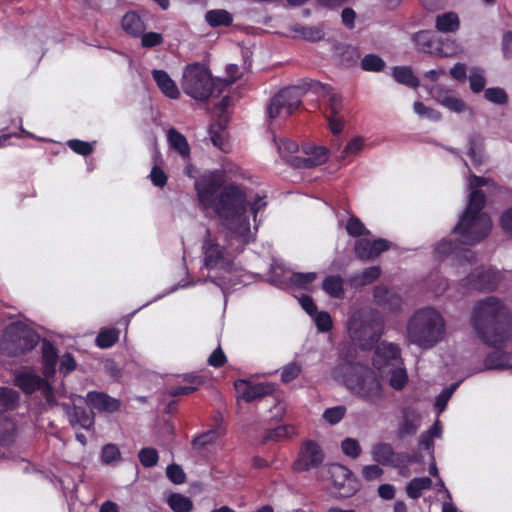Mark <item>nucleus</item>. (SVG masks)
<instances>
[{
    "mask_svg": "<svg viewBox=\"0 0 512 512\" xmlns=\"http://www.w3.org/2000/svg\"><path fill=\"white\" fill-rule=\"evenodd\" d=\"M223 184L221 176L198 179L194 187L199 206L203 210H213L221 225L247 244L250 242V220L246 192L237 184Z\"/></svg>",
    "mask_w": 512,
    "mask_h": 512,
    "instance_id": "1",
    "label": "nucleus"
},
{
    "mask_svg": "<svg viewBox=\"0 0 512 512\" xmlns=\"http://www.w3.org/2000/svg\"><path fill=\"white\" fill-rule=\"evenodd\" d=\"M470 322L481 341L496 349L486 356L485 368L512 369L510 354L499 351L512 338V314L506 305L495 296L479 300L473 307Z\"/></svg>",
    "mask_w": 512,
    "mask_h": 512,
    "instance_id": "2",
    "label": "nucleus"
},
{
    "mask_svg": "<svg viewBox=\"0 0 512 512\" xmlns=\"http://www.w3.org/2000/svg\"><path fill=\"white\" fill-rule=\"evenodd\" d=\"M181 88L189 97L205 102L210 97H219L225 89V83L214 78L206 64L193 62L184 68Z\"/></svg>",
    "mask_w": 512,
    "mask_h": 512,
    "instance_id": "3",
    "label": "nucleus"
},
{
    "mask_svg": "<svg viewBox=\"0 0 512 512\" xmlns=\"http://www.w3.org/2000/svg\"><path fill=\"white\" fill-rule=\"evenodd\" d=\"M444 319L433 308L416 311L407 325V334L411 343L428 349L438 343L444 334Z\"/></svg>",
    "mask_w": 512,
    "mask_h": 512,
    "instance_id": "4",
    "label": "nucleus"
},
{
    "mask_svg": "<svg viewBox=\"0 0 512 512\" xmlns=\"http://www.w3.org/2000/svg\"><path fill=\"white\" fill-rule=\"evenodd\" d=\"M344 372L343 382L354 394L369 404H376L383 397V390L377 375L370 369L341 365L335 369Z\"/></svg>",
    "mask_w": 512,
    "mask_h": 512,
    "instance_id": "5",
    "label": "nucleus"
},
{
    "mask_svg": "<svg viewBox=\"0 0 512 512\" xmlns=\"http://www.w3.org/2000/svg\"><path fill=\"white\" fill-rule=\"evenodd\" d=\"M322 83L313 79H305L300 84L281 89L273 96L268 107V115L275 119L282 113L292 115L302 104V98L312 90L325 91Z\"/></svg>",
    "mask_w": 512,
    "mask_h": 512,
    "instance_id": "6",
    "label": "nucleus"
},
{
    "mask_svg": "<svg viewBox=\"0 0 512 512\" xmlns=\"http://www.w3.org/2000/svg\"><path fill=\"white\" fill-rule=\"evenodd\" d=\"M347 328L353 342L363 350H370L381 339L384 322L378 315L366 317L361 313H354L348 321Z\"/></svg>",
    "mask_w": 512,
    "mask_h": 512,
    "instance_id": "7",
    "label": "nucleus"
},
{
    "mask_svg": "<svg viewBox=\"0 0 512 512\" xmlns=\"http://www.w3.org/2000/svg\"><path fill=\"white\" fill-rule=\"evenodd\" d=\"M491 228L492 220L488 214L463 212L452 233L458 235L460 244L471 246L483 241Z\"/></svg>",
    "mask_w": 512,
    "mask_h": 512,
    "instance_id": "8",
    "label": "nucleus"
},
{
    "mask_svg": "<svg viewBox=\"0 0 512 512\" xmlns=\"http://www.w3.org/2000/svg\"><path fill=\"white\" fill-rule=\"evenodd\" d=\"M202 250L205 268L209 270L227 269L231 265V259L226 247L220 245L217 239L212 237L209 229H206Z\"/></svg>",
    "mask_w": 512,
    "mask_h": 512,
    "instance_id": "9",
    "label": "nucleus"
},
{
    "mask_svg": "<svg viewBox=\"0 0 512 512\" xmlns=\"http://www.w3.org/2000/svg\"><path fill=\"white\" fill-rule=\"evenodd\" d=\"M325 459V453L321 446L314 440H305L302 442L297 458L292 465L295 472H307L318 468Z\"/></svg>",
    "mask_w": 512,
    "mask_h": 512,
    "instance_id": "10",
    "label": "nucleus"
},
{
    "mask_svg": "<svg viewBox=\"0 0 512 512\" xmlns=\"http://www.w3.org/2000/svg\"><path fill=\"white\" fill-rule=\"evenodd\" d=\"M328 472L331 476L333 487L340 497L348 498L358 491V482L347 467L337 463L331 464Z\"/></svg>",
    "mask_w": 512,
    "mask_h": 512,
    "instance_id": "11",
    "label": "nucleus"
},
{
    "mask_svg": "<svg viewBox=\"0 0 512 512\" xmlns=\"http://www.w3.org/2000/svg\"><path fill=\"white\" fill-rule=\"evenodd\" d=\"M412 41L416 45L417 49L423 53L439 56L448 57L452 54L449 51V42H444L436 35L428 30H421L412 35Z\"/></svg>",
    "mask_w": 512,
    "mask_h": 512,
    "instance_id": "12",
    "label": "nucleus"
},
{
    "mask_svg": "<svg viewBox=\"0 0 512 512\" xmlns=\"http://www.w3.org/2000/svg\"><path fill=\"white\" fill-rule=\"evenodd\" d=\"M305 157L283 156L286 163L295 169H310L324 164L328 160V149L323 146L304 148Z\"/></svg>",
    "mask_w": 512,
    "mask_h": 512,
    "instance_id": "13",
    "label": "nucleus"
},
{
    "mask_svg": "<svg viewBox=\"0 0 512 512\" xmlns=\"http://www.w3.org/2000/svg\"><path fill=\"white\" fill-rule=\"evenodd\" d=\"M499 279L500 276L496 271L487 269L470 273L461 280L460 285L466 289L492 292L497 288Z\"/></svg>",
    "mask_w": 512,
    "mask_h": 512,
    "instance_id": "14",
    "label": "nucleus"
},
{
    "mask_svg": "<svg viewBox=\"0 0 512 512\" xmlns=\"http://www.w3.org/2000/svg\"><path fill=\"white\" fill-rule=\"evenodd\" d=\"M372 364L379 371L402 365L401 349L394 343H381L374 351Z\"/></svg>",
    "mask_w": 512,
    "mask_h": 512,
    "instance_id": "15",
    "label": "nucleus"
},
{
    "mask_svg": "<svg viewBox=\"0 0 512 512\" xmlns=\"http://www.w3.org/2000/svg\"><path fill=\"white\" fill-rule=\"evenodd\" d=\"M390 246L391 243L384 238H377L373 241L361 238L355 242L354 253L356 258L361 261H372L381 253L389 250Z\"/></svg>",
    "mask_w": 512,
    "mask_h": 512,
    "instance_id": "16",
    "label": "nucleus"
},
{
    "mask_svg": "<svg viewBox=\"0 0 512 512\" xmlns=\"http://www.w3.org/2000/svg\"><path fill=\"white\" fill-rule=\"evenodd\" d=\"M234 388L239 396L247 403L260 399L274 392V386L269 383L252 384L245 379H238L234 382Z\"/></svg>",
    "mask_w": 512,
    "mask_h": 512,
    "instance_id": "17",
    "label": "nucleus"
},
{
    "mask_svg": "<svg viewBox=\"0 0 512 512\" xmlns=\"http://www.w3.org/2000/svg\"><path fill=\"white\" fill-rule=\"evenodd\" d=\"M15 385L25 394H32L41 390L44 392L46 399L52 396V386L47 378L32 373H20L15 377Z\"/></svg>",
    "mask_w": 512,
    "mask_h": 512,
    "instance_id": "18",
    "label": "nucleus"
},
{
    "mask_svg": "<svg viewBox=\"0 0 512 512\" xmlns=\"http://www.w3.org/2000/svg\"><path fill=\"white\" fill-rule=\"evenodd\" d=\"M373 299L377 306L390 312H398L402 307V297L384 285H378L373 290Z\"/></svg>",
    "mask_w": 512,
    "mask_h": 512,
    "instance_id": "19",
    "label": "nucleus"
},
{
    "mask_svg": "<svg viewBox=\"0 0 512 512\" xmlns=\"http://www.w3.org/2000/svg\"><path fill=\"white\" fill-rule=\"evenodd\" d=\"M86 400L88 405L98 412L113 413L118 411L121 406L120 400L104 392L90 391L87 393Z\"/></svg>",
    "mask_w": 512,
    "mask_h": 512,
    "instance_id": "20",
    "label": "nucleus"
},
{
    "mask_svg": "<svg viewBox=\"0 0 512 512\" xmlns=\"http://www.w3.org/2000/svg\"><path fill=\"white\" fill-rule=\"evenodd\" d=\"M41 351L42 373L47 379L53 378L56 374V366L59 359L58 350L53 343L44 340Z\"/></svg>",
    "mask_w": 512,
    "mask_h": 512,
    "instance_id": "21",
    "label": "nucleus"
},
{
    "mask_svg": "<svg viewBox=\"0 0 512 512\" xmlns=\"http://www.w3.org/2000/svg\"><path fill=\"white\" fill-rule=\"evenodd\" d=\"M382 269L380 266H371L363 269L359 273H354L347 278V284L358 290L364 286H368L379 279Z\"/></svg>",
    "mask_w": 512,
    "mask_h": 512,
    "instance_id": "22",
    "label": "nucleus"
},
{
    "mask_svg": "<svg viewBox=\"0 0 512 512\" xmlns=\"http://www.w3.org/2000/svg\"><path fill=\"white\" fill-rule=\"evenodd\" d=\"M431 95L438 103L450 111L460 113L465 110L466 105L462 99L454 96L451 91H443L440 86L433 87Z\"/></svg>",
    "mask_w": 512,
    "mask_h": 512,
    "instance_id": "23",
    "label": "nucleus"
},
{
    "mask_svg": "<svg viewBox=\"0 0 512 512\" xmlns=\"http://www.w3.org/2000/svg\"><path fill=\"white\" fill-rule=\"evenodd\" d=\"M153 80L156 82L159 90L170 99H177L180 96L179 89L174 80L164 70L154 69L152 71Z\"/></svg>",
    "mask_w": 512,
    "mask_h": 512,
    "instance_id": "24",
    "label": "nucleus"
},
{
    "mask_svg": "<svg viewBox=\"0 0 512 512\" xmlns=\"http://www.w3.org/2000/svg\"><path fill=\"white\" fill-rule=\"evenodd\" d=\"M419 428V415L414 411H404L403 418L397 429V437L404 439L416 434Z\"/></svg>",
    "mask_w": 512,
    "mask_h": 512,
    "instance_id": "25",
    "label": "nucleus"
},
{
    "mask_svg": "<svg viewBox=\"0 0 512 512\" xmlns=\"http://www.w3.org/2000/svg\"><path fill=\"white\" fill-rule=\"evenodd\" d=\"M344 283L341 275H328L322 281V289L331 298L343 299L345 296Z\"/></svg>",
    "mask_w": 512,
    "mask_h": 512,
    "instance_id": "26",
    "label": "nucleus"
},
{
    "mask_svg": "<svg viewBox=\"0 0 512 512\" xmlns=\"http://www.w3.org/2000/svg\"><path fill=\"white\" fill-rule=\"evenodd\" d=\"M322 86L327 89H325V91L312 90V93L316 94L318 97L327 99V109L330 111V114L337 115L342 108L341 96L333 92V88L330 85L322 83Z\"/></svg>",
    "mask_w": 512,
    "mask_h": 512,
    "instance_id": "27",
    "label": "nucleus"
},
{
    "mask_svg": "<svg viewBox=\"0 0 512 512\" xmlns=\"http://www.w3.org/2000/svg\"><path fill=\"white\" fill-rule=\"evenodd\" d=\"M225 428L221 425H218L215 428L207 430L198 436H196L192 441V446L194 449H203L206 446L215 443L221 436L225 434Z\"/></svg>",
    "mask_w": 512,
    "mask_h": 512,
    "instance_id": "28",
    "label": "nucleus"
},
{
    "mask_svg": "<svg viewBox=\"0 0 512 512\" xmlns=\"http://www.w3.org/2000/svg\"><path fill=\"white\" fill-rule=\"evenodd\" d=\"M70 422L72 426L79 425L89 430L94 426V413L86 408L75 406L70 415Z\"/></svg>",
    "mask_w": 512,
    "mask_h": 512,
    "instance_id": "29",
    "label": "nucleus"
},
{
    "mask_svg": "<svg viewBox=\"0 0 512 512\" xmlns=\"http://www.w3.org/2000/svg\"><path fill=\"white\" fill-rule=\"evenodd\" d=\"M296 435V429L293 425L286 424L278 427L266 430L263 436V442L268 443L270 441L280 442L285 439H290Z\"/></svg>",
    "mask_w": 512,
    "mask_h": 512,
    "instance_id": "30",
    "label": "nucleus"
},
{
    "mask_svg": "<svg viewBox=\"0 0 512 512\" xmlns=\"http://www.w3.org/2000/svg\"><path fill=\"white\" fill-rule=\"evenodd\" d=\"M122 27L133 37H139L145 30L144 22L135 12H128L123 16Z\"/></svg>",
    "mask_w": 512,
    "mask_h": 512,
    "instance_id": "31",
    "label": "nucleus"
},
{
    "mask_svg": "<svg viewBox=\"0 0 512 512\" xmlns=\"http://www.w3.org/2000/svg\"><path fill=\"white\" fill-rule=\"evenodd\" d=\"M392 76L398 83L410 88L415 89L420 85L419 79L409 66H395L392 70Z\"/></svg>",
    "mask_w": 512,
    "mask_h": 512,
    "instance_id": "32",
    "label": "nucleus"
},
{
    "mask_svg": "<svg viewBox=\"0 0 512 512\" xmlns=\"http://www.w3.org/2000/svg\"><path fill=\"white\" fill-rule=\"evenodd\" d=\"M167 138L172 149L177 151L183 158L189 157L190 146L183 134L178 132L176 129L171 128L168 130Z\"/></svg>",
    "mask_w": 512,
    "mask_h": 512,
    "instance_id": "33",
    "label": "nucleus"
},
{
    "mask_svg": "<svg viewBox=\"0 0 512 512\" xmlns=\"http://www.w3.org/2000/svg\"><path fill=\"white\" fill-rule=\"evenodd\" d=\"M205 20L213 28L228 27L233 23V16L225 9H213L206 12Z\"/></svg>",
    "mask_w": 512,
    "mask_h": 512,
    "instance_id": "34",
    "label": "nucleus"
},
{
    "mask_svg": "<svg viewBox=\"0 0 512 512\" xmlns=\"http://www.w3.org/2000/svg\"><path fill=\"white\" fill-rule=\"evenodd\" d=\"M435 26L440 32H456L460 27L459 17L454 12H446L436 17Z\"/></svg>",
    "mask_w": 512,
    "mask_h": 512,
    "instance_id": "35",
    "label": "nucleus"
},
{
    "mask_svg": "<svg viewBox=\"0 0 512 512\" xmlns=\"http://www.w3.org/2000/svg\"><path fill=\"white\" fill-rule=\"evenodd\" d=\"M486 205V196L480 189H473L468 197V203L463 212L472 214H487L483 212Z\"/></svg>",
    "mask_w": 512,
    "mask_h": 512,
    "instance_id": "36",
    "label": "nucleus"
},
{
    "mask_svg": "<svg viewBox=\"0 0 512 512\" xmlns=\"http://www.w3.org/2000/svg\"><path fill=\"white\" fill-rule=\"evenodd\" d=\"M432 480L429 477H416L410 480L406 486V493L411 499H418L422 491L430 489Z\"/></svg>",
    "mask_w": 512,
    "mask_h": 512,
    "instance_id": "37",
    "label": "nucleus"
},
{
    "mask_svg": "<svg viewBox=\"0 0 512 512\" xmlns=\"http://www.w3.org/2000/svg\"><path fill=\"white\" fill-rule=\"evenodd\" d=\"M167 504L174 512H190L193 509L192 500L180 493L170 494Z\"/></svg>",
    "mask_w": 512,
    "mask_h": 512,
    "instance_id": "38",
    "label": "nucleus"
},
{
    "mask_svg": "<svg viewBox=\"0 0 512 512\" xmlns=\"http://www.w3.org/2000/svg\"><path fill=\"white\" fill-rule=\"evenodd\" d=\"M119 340V330L116 328H102L97 337L96 345L101 349L112 347Z\"/></svg>",
    "mask_w": 512,
    "mask_h": 512,
    "instance_id": "39",
    "label": "nucleus"
},
{
    "mask_svg": "<svg viewBox=\"0 0 512 512\" xmlns=\"http://www.w3.org/2000/svg\"><path fill=\"white\" fill-rule=\"evenodd\" d=\"M372 454L376 462L387 465L393 460L394 450L388 443H378L373 447Z\"/></svg>",
    "mask_w": 512,
    "mask_h": 512,
    "instance_id": "40",
    "label": "nucleus"
},
{
    "mask_svg": "<svg viewBox=\"0 0 512 512\" xmlns=\"http://www.w3.org/2000/svg\"><path fill=\"white\" fill-rule=\"evenodd\" d=\"M389 374V385L393 389L400 391L406 386L408 382V374L404 367H392V369L389 371Z\"/></svg>",
    "mask_w": 512,
    "mask_h": 512,
    "instance_id": "41",
    "label": "nucleus"
},
{
    "mask_svg": "<svg viewBox=\"0 0 512 512\" xmlns=\"http://www.w3.org/2000/svg\"><path fill=\"white\" fill-rule=\"evenodd\" d=\"M360 67L364 71L380 72L385 68V62L377 54H367L362 58Z\"/></svg>",
    "mask_w": 512,
    "mask_h": 512,
    "instance_id": "42",
    "label": "nucleus"
},
{
    "mask_svg": "<svg viewBox=\"0 0 512 512\" xmlns=\"http://www.w3.org/2000/svg\"><path fill=\"white\" fill-rule=\"evenodd\" d=\"M294 31L297 34H299L304 40H307L310 42H317L324 38V32L319 27L297 25L294 28Z\"/></svg>",
    "mask_w": 512,
    "mask_h": 512,
    "instance_id": "43",
    "label": "nucleus"
},
{
    "mask_svg": "<svg viewBox=\"0 0 512 512\" xmlns=\"http://www.w3.org/2000/svg\"><path fill=\"white\" fill-rule=\"evenodd\" d=\"M39 339L37 334L27 332L18 338L17 348L21 354L30 352L38 345Z\"/></svg>",
    "mask_w": 512,
    "mask_h": 512,
    "instance_id": "44",
    "label": "nucleus"
},
{
    "mask_svg": "<svg viewBox=\"0 0 512 512\" xmlns=\"http://www.w3.org/2000/svg\"><path fill=\"white\" fill-rule=\"evenodd\" d=\"M138 458L142 466L151 468L157 465L159 461V454L155 448L145 447L138 453Z\"/></svg>",
    "mask_w": 512,
    "mask_h": 512,
    "instance_id": "45",
    "label": "nucleus"
},
{
    "mask_svg": "<svg viewBox=\"0 0 512 512\" xmlns=\"http://www.w3.org/2000/svg\"><path fill=\"white\" fill-rule=\"evenodd\" d=\"M317 278V274L315 272H295L290 277V282L293 286L300 289H308V286L314 282Z\"/></svg>",
    "mask_w": 512,
    "mask_h": 512,
    "instance_id": "46",
    "label": "nucleus"
},
{
    "mask_svg": "<svg viewBox=\"0 0 512 512\" xmlns=\"http://www.w3.org/2000/svg\"><path fill=\"white\" fill-rule=\"evenodd\" d=\"M19 401V394L17 391L8 388L0 387V405L6 409L14 408Z\"/></svg>",
    "mask_w": 512,
    "mask_h": 512,
    "instance_id": "47",
    "label": "nucleus"
},
{
    "mask_svg": "<svg viewBox=\"0 0 512 512\" xmlns=\"http://www.w3.org/2000/svg\"><path fill=\"white\" fill-rule=\"evenodd\" d=\"M224 130L225 126H223L220 122L213 123L209 127V135L213 145L221 150H224L226 145Z\"/></svg>",
    "mask_w": 512,
    "mask_h": 512,
    "instance_id": "48",
    "label": "nucleus"
},
{
    "mask_svg": "<svg viewBox=\"0 0 512 512\" xmlns=\"http://www.w3.org/2000/svg\"><path fill=\"white\" fill-rule=\"evenodd\" d=\"M484 97L491 103L505 105L508 103V95L503 88L493 87L484 90Z\"/></svg>",
    "mask_w": 512,
    "mask_h": 512,
    "instance_id": "49",
    "label": "nucleus"
},
{
    "mask_svg": "<svg viewBox=\"0 0 512 512\" xmlns=\"http://www.w3.org/2000/svg\"><path fill=\"white\" fill-rule=\"evenodd\" d=\"M121 459V452L116 444L109 443L103 446L101 451V461L110 465Z\"/></svg>",
    "mask_w": 512,
    "mask_h": 512,
    "instance_id": "50",
    "label": "nucleus"
},
{
    "mask_svg": "<svg viewBox=\"0 0 512 512\" xmlns=\"http://www.w3.org/2000/svg\"><path fill=\"white\" fill-rule=\"evenodd\" d=\"M302 372L301 365L296 362H290L286 364L281 371V381L285 384H288L294 381Z\"/></svg>",
    "mask_w": 512,
    "mask_h": 512,
    "instance_id": "51",
    "label": "nucleus"
},
{
    "mask_svg": "<svg viewBox=\"0 0 512 512\" xmlns=\"http://www.w3.org/2000/svg\"><path fill=\"white\" fill-rule=\"evenodd\" d=\"M459 245L453 240H442L435 248V256L441 260L449 255L455 254Z\"/></svg>",
    "mask_w": 512,
    "mask_h": 512,
    "instance_id": "52",
    "label": "nucleus"
},
{
    "mask_svg": "<svg viewBox=\"0 0 512 512\" xmlns=\"http://www.w3.org/2000/svg\"><path fill=\"white\" fill-rule=\"evenodd\" d=\"M347 233L353 237H359L362 235L370 234V231L366 229L363 222L356 216H351L346 225Z\"/></svg>",
    "mask_w": 512,
    "mask_h": 512,
    "instance_id": "53",
    "label": "nucleus"
},
{
    "mask_svg": "<svg viewBox=\"0 0 512 512\" xmlns=\"http://www.w3.org/2000/svg\"><path fill=\"white\" fill-rule=\"evenodd\" d=\"M346 407L339 405L331 408H327L323 413V418L326 422L331 425L339 423L345 416Z\"/></svg>",
    "mask_w": 512,
    "mask_h": 512,
    "instance_id": "54",
    "label": "nucleus"
},
{
    "mask_svg": "<svg viewBox=\"0 0 512 512\" xmlns=\"http://www.w3.org/2000/svg\"><path fill=\"white\" fill-rule=\"evenodd\" d=\"M413 109L414 112L421 117H426L433 121H439L441 119V113L439 111L425 106L424 103L420 101L414 102Z\"/></svg>",
    "mask_w": 512,
    "mask_h": 512,
    "instance_id": "55",
    "label": "nucleus"
},
{
    "mask_svg": "<svg viewBox=\"0 0 512 512\" xmlns=\"http://www.w3.org/2000/svg\"><path fill=\"white\" fill-rule=\"evenodd\" d=\"M67 145L73 152L81 156H88L93 152L91 143L79 139L68 140Z\"/></svg>",
    "mask_w": 512,
    "mask_h": 512,
    "instance_id": "56",
    "label": "nucleus"
},
{
    "mask_svg": "<svg viewBox=\"0 0 512 512\" xmlns=\"http://www.w3.org/2000/svg\"><path fill=\"white\" fill-rule=\"evenodd\" d=\"M341 448L345 455L354 459L359 457L361 453L359 442L353 438L344 439L341 443Z\"/></svg>",
    "mask_w": 512,
    "mask_h": 512,
    "instance_id": "57",
    "label": "nucleus"
},
{
    "mask_svg": "<svg viewBox=\"0 0 512 512\" xmlns=\"http://www.w3.org/2000/svg\"><path fill=\"white\" fill-rule=\"evenodd\" d=\"M315 324L320 332H328L333 327V321L330 314L326 311H320L315 313Z\"/></svg>",
    "mask_w": 512,
    "mask_h": 512,
    "instance_id": "58",
    "label": "nucleus"
},
{
    "mask_svg": "<svg viewBox=\"0 0 512 512\" xmlns=\"http://www.w3.org/2000/svg\"><path fill=\"white\" fill-rule=\"evenodd\" d=\"M484 186H489L492 189L496 190L497 192H500L501 189H502L500 186H498L490 178H486V177H482V176H477V175H472L470 177V189H471V191L473 189H480L481 187H484Z\"/></svg>",
    "mask_w": 512,
    "mask_h": 512,
    "instance_id": "59",
    "label": "nucleus"
},
{
    "mask_svg": "<svg viewBox=\"0 0 512 512\" xmlns=\"http://www.w3.org/2000/svg\"><path fill=\"white\" fill-rule=\"evenodd\" d=\"M141 45L144 48H153L163 43L164 38L161 33L147 32L141 35Z\"/></svg>",
    "mask_w": 512,
    "mask_h": 512,
    "instance_id": "60",
    "label": "nucleus"
},
{
    "mask_svg": "<svg viewBox=\"0 0 512 512\" xmlns=\"http://www.w3.org/2000/svg\"><path fill=\"white\" fill-rule=\"evenodd\" d=\"M168 479L174 484H182L186 480L183 469L177 464H170L166 469Z\"/></svg>",
    "mask_w": 512,
    "mask_h": 512,
    "instance_id": "61",
    "label": "nucleus"
},
{
    "mask_svg": "<svg viewBox=\"0 0 512 512\" xmlns=\"http://www.w3.org/2000/svg\"><path fill=\"white\" fill-rule=\"evenodd\" d=\"M498 222L503 233L512 237V206L500 214Z\"/></svg>",
    "mask_w": 512,
    "mask_h": 512,
    "instance_id": "62",
    "label": "nucleus"
},
{
    "mask_svg": "<svg viewBox=\"0 0 512 512\" xmlns=\"http://www.w3.org/2000/svg\"><path fill=\"white\" fill-rule=\"evenodd\" d=\"M77 363L73 355L69 352H66L60 360L59 371L64 376L68 375L72 371L76 369Z\"/></svg>",
    "mask_w": 512,
    "mask_h": 512,
    "instance_id": "63",
    "label": "nucleus"
},
{
    "mask_svg": "<svg viewBox=\"0 0 512 512\" xmlns=\"http://www.w3.org/2000/svg\"><path fill=\"white\" fill-rule=\"evenodd\" d=\"M208 365L214 367V368H221L223 367L227 362V357L221 348V346H218L208 357Z\"/></svg>",
    "mask_w": 512,
    "mask_h": 512,
    "instance_id": "64",
    "label": "nucleus"
}]
</instances>
